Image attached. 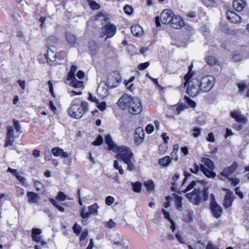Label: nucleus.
<instances>
[{
	"label": "nucleus",
	"instance_id": "f257e3e1",
	"mask_svg": "<svg viewBox=\"0 0 249 249\" xmlns=\"http://www.w3.org/2000/svg\"><path fill=\"white\" fill-rule=\"evenodd\" d=\"M117 104L123 109L127 108L128 112L133 115L139 114L142 110V103L137 97L124 94L118 101Z\"/></svg>",
	"mask_w": 249,
	"mask_h": 249
},
{
	"label": "nucleus",
	"instance_id": "f03ea898",
	"mask_svg": "<svg viewBox=\"0 0 249 249\" xmlns=\"http://www.w3.org/2000/svg\"><path fill=\"white\" fill-rule=\"evenodd\" d=\"M88 111V103L82 101L79 98H74L71 102L68 110L69 114L76 119L81 118Z\"/></svg>",
	"mask_w": 249,
	"mask_h": 249
},
{
	"label": "nucleus",
	"instance_id": "7ed1b4c3",
	"mask_svg": "<svg viewBox=\"0 0 249 249\" xmlns=\"http://www.w3.org/2000/svg\"><path fill=\"white\" fill-rule=\"evenodd\" d=\"M114 152L117 153L116 158L120 159L127 165L128 170L132 171L135 169V159L129 148L125 146H119Z\"/></svg>",
	"mask_w": 249,
	"mask_h": 249
},
{
	"label": "nucleus",
	"instance_id": "20e7f679",
	"mask_svg": "<svg viewBox=\"0 0 249 249\" xmlns=\"http://www.w3.org/2000/svg\"><path fill=\"white\" fill-rule=\"evenodd\" d=\"M186 196L191 202L198 205L201 202L208 199V188H204L202 192L200 189L195 188L192 193L186 194Z\"/></svg>",
	"mask_w": 249,
	"mask_h": 249
},
{
	"label": "nucleus",
	"instance_id": "39448f33",
	"mask_svg": "<svg viewBox=\"0 0 249 249\" xmlns=\"http://www.w3.org/2000/svg\"><path fill=\"white\" fill-rule=\"evenodd\" d=\"M201 161L203 164H200V169L203 174L208 178H213L216 174L213 172L214 168L213 162L208 158H202Z\"/></svg>",
	"mask_w": 249,
	"mask_h": 249
},
{
	"label": "nucleus",
	"instance_id": "423d86ee",
	"mask_svg": "<svg viewBox=\"0 0 249 249\" xmlns=\"http://www.w3.org/2000/svg\"><path fill=\"white\" fill-rule=\"evenodd\" d=\"M121 81V77L119 72L118 71H113L108 75L106 82H101L99 84L97 88V91H99L102 83H104L108 89H113L116 87L117 84Z\"/></svg>",
	"mask_w": 249,
	"mask_h": 249
},
{
	"label": "nucleus",
	"instance_id": "0eeeda50",
	"mask_svg": "<svg viewBox=\"0 0 249 249\" xmlns=\"http://www.w3.org/2000/svg\"><path fill=\"white\" fill-rule=\"evenodd\" d=\"M214 80L213 77L210 75L204 76L200 81L198 80L200 91L204 92L209 91L213 87Z\"/></svg>",
	"mask_w": 249,
	"mask_h": 249
},
{
	"label": "nucleus",
	"instance_id": "6e6552de",
	"mask_svg": "<svg viewBox=\"0 0 249 249\" xmlns=\"http://www.w3.org/2000/svg\"><path fill=\"white\" fill-rule=\"evenodd\" d=\"M210 198L211 202L210 204V208L213 216L216 218H218L221 215L222 209L216 202L214 195L213 194H211Z\"/></svg>",
	"mask_w": 249,
	"mask_h": 249
},
{
	"label": "nucleus",
	"instance_id": "1a4fd4ad",
	"mask_svg": "<svg viewBox=\"0 0 249 249\" xmlns=\"http://www.w3.org/2000/svg\"><path fill=\"white\" fill-rule=\"evenodd\" d=\"M188 85L187 93L190 96L195 97L201 91L198 85V79H193Z\"/></svg>",
	"mask_w": 249,
	"mask_h": 249
},
{
	"label": "nucleus",
	"instance_id": "9d476101",
	"mask_svg": "<svg viewBox=\"0 0 249 249\" xmlns=\"http://www.w3.org/2000/svg\"><path fill=\"white\" fill-rule=\"evenodd\" d=\"M237 167L238 164L236 162L234 161L231 166L224 168L223 171L220 173L219 175V178L222 180H225V178H229L236 172Z\"/></svg>",
	"mask_w": 249,
	"mask_h": 249
},
{
	"label": "nucleus",
	"instance_id": "9b49d317",
	"mask_svg": "<svg viewBox=\"0 0 249 249\" xmlns=\"http://www.w3.org/2000/svg\"><path fill=\"white\" fill-rule=\"evenodd\" d=\"M116 32V27L114 25L109 23L103 27L101 36H106V39H107V38L111 37L114 36Z\"/></svg>",
	"mask_w": 249,
	"mask_h": 249
},
{
	"label": "nucleus",
	"instance_id": "f8f14e48",
	"mask_svg": "<svg viewBox=\"0 0 249 249\" xmlns=\"http://www.w3.org/2000/svg\"><path fill=\"white\" fill-rule=\"evenodd\" d=\"M174 16V12L169 9L163 10L160 15V20L163 24H167L170 23L172 18Z\"/></svg>",
	"mask_w": 249,
	"mask_h": 249
},
{
	"label": "nucleus",
	"instance_id": "ddd939ff",
	"mask_svg": "<svg viewBox=\"0 0 249 249\" xmlns=\"http://www.w3.org/2000/svg\"><path fill=\"white\" fill-rule=\"evenodd\" d=\"M41 230L38 228H33L32 230V238L33 241L36 243H40L41 245H45L47 243L45 241L41 240L40 234Z\"/></svg>",
	"mask_w": 249,
	"mask_h": 249
},
{
	"label": "nucleus",
	"instance_id": "4468645a",
	"mask_svg": "<svg viewBox=\"0 0 249 249\" xmlns=\"http://www.w3.org/2000/svg\"><path fill=\"white\" fill-rule=\"evenodd\" d=\"M230 116L233 118L237 123L246 124L247 123V118L242 114L238 110H235L230 112Z\"/></svg>",
	"mask_w": 249,
	"mask_h": 249
},
{
	"label": "nucleus",
	"instance_id": "2eb2a0df",
	"mask_svg": "<svg viewBox=\"0 0 249 249\" xmlns=\"http://www.w3.org/2000/svg\"><path fill=\"white\" fill-rule=\"evenodd\" d=\"M170 24L173 28L180 29L184 25V22L180 16L174 15Z\"/></svg>",
	"mask_w": 249,
	"mask_h": 249
},
{
	"label": "nucleus",
	"instance_id": "dca6fc26",
	"mask_svg": "<svg viewBox=\"0 0 249 249\" xmlns=\"http://www.w3.org/2000/svg\"><path fill=\"white\" fill-rule=\"evenodd\" d=\"M7 132L6 134V139L5 147H8L12 145L14 142L15 136L14 135V129L11 126H8L7 127Z\"/></svg>",
	"mask_w": 249,
	"mask_h": 249
},
{
	"label": "nucleus",
	"instance_id": "f3484780",
	"mask_svg": "<svg viewBox=\"0 0 249 249\" xmlns=\"http://www.w3.org/2000/svg\"><path fill=\"white\" fill-rule=\"evenodd\" d=\"M144 138V132L142 128L139 127L136 129L134 134V139L135 142L138 144H141L143 141Z\"/></svg>",
	"mask_w": 249,
	"mask_h": 249
},
{
	"label": "nucleus",
	"instance_id": "a211bd4d",
	"mask_svg": "<svg viewBox=\"0 0 249 249\" xmlns=\"http://www.w3.org/2000/svg\"><path fill=\"white\" fill-rule=\"evenodd\" d=\"M227 19L231 23H237L241 22V18L234 12L232 11H227Z\"/></svg>",
	"mask_w": 249,
	"mask_h": 249
},
{
	"label": "nucleus",
	"instance_id": "6ab92c4d",
	"mask_svg": "<svg viewBox=\"0 0 249 249\" xmlns=\"http://www.w3.org/2000/svg\"><path fill=\"white\" fill-rule=\"evenodd\" d=\"M55 51V47L54 46H48L47 53L44 54L46 59H49L51 61H54L56 56Z\"/></svg>",
	"mask_w": 249,
	"mask_h": 249
},
{
	"label": "nucleus",
	"instance_id": "aec40b11",
	"mask_svg": "<svg viewBox=\"0 0 249 249\" xmlns=\"http://www.w3.org/2000/svg\"><path fill=\"white\" fill-rule=\"evenodd\" d=\"M105 143L108 145V149L113 150L114 152L119 147L113 141L111 136L107 134L105 138Z\"/></svg>",
	"mask_w": 249,
	"mask_h": 249
},
{
	"label": "nucleus",
	"instance_id": "412c9836",
	"mask_svg": "<svg viewBox=\"0 0 249 249\" xmlns=\"http://www.w3.org/2000/svg\"><path fill=\"white\" fill-rule=\"evenodd\" d=\"M52 153L55 157L61 156L62 158H67L69 157V154L59 147H54L52 149Z\"/></svg>",
	"mask_w": 249,
	"mask_h": 249
},
{
	"label": "nucleus",
	"instance_id": "4be33fe9",
	"mask_svg": "<svg viewBox=\"0 0 249 249\" xmlns=\"http://www.w3.org/2000/svg\"><path fill=\"white\" fill-rule=\"evenodd\" d=\"M28 202L30 204H36L40 199L39 196L36 193L28 192L27 193Z\"/></svg>",
	"mask_w": 249,
	"mask_h": 249
},
{
	"label": "nucleus",
	"instance_id": "5701e85b",
	"mask_svg": "<svg viewBox=\"0 0 249 249\" xmlns=\"http://www.w3.org/2000/svg\"><path fill=\"white\" fill-rule=\"evenodd\" d=\"M233 7L237 11H241L246 5L243 0H234L233 2Z\"/></svg>",
	"mask_w": 249,
	"mask_h": 249
},
{
	"label": "nucleus",
	"instance_id": "b1692460",
	"mask_svg": "<svg viewBox=\"0 0 249 249\" xmlns=\"http://www.w3.org/2000/svg\"><path fill=\"white\" fill-rule=\"evenodd\" d=\"M132 34L136 36H140L143 34L142 28L139 25H134L131 28Z\"/></svg>",
	"mask_w": 249,
	"mask_h": 249
},
{
	"label": "nucleus",
	"instance_id": "393cba45",
	"mask_svg": "<svg viewBox=\"0 0 249 249\" xmlns=\"http://www.w3.org/2000/svg\"><path fill=\"white\" fill-rule=\"evenodd\" d=\"M70 85L75 88H81L83 86V82L76 79L75 77L71 79Z\"/></svg>",
	"mask_w": 249,
	"mask_h": 249
},
{
	"label": "nucleus",
	"instance_id": "a878e982",
	"mask_svg": "<svg viewBox=\"0 0 249 249\" xmlns=\"http://www.w3.org/2000/svg\"><path fill=\"white\" fill-rule=\"evenodd\" d=\"M171 161V158L169 156H165L159 160V164L162 166H167Z\"/></svg>",
	"mask_w": 249,
	"mask_h": 249
},
{
	"label": "nucleus",
	"instance_id": "bb28decb",
	"mask_svg": "<svg viewBox=\"0 0 249 249\" xmlns=\"http://www.w3.org/2000/svg\"><path fill=\"white\" fill-rule=\"evenodd\" d=\"M89 48L92 54H95L98 51V44L95 41H90L89 42Z\"/></svg>",
	"mask_w": 249,
	"mask_h": 249
},
{
	"label": "nucleus",
	"instance_id": "cd10ccee",
	"mask_svg": "<svg viewBox=\"0 0 249 249\" xmlns=\"http://www.w3.org/2000/svg\"><path fill=\"white\" fill-rule=\"evenodd\" d=\"M89 212L90 214L92 215H97L98 214V209L99 208L98 206L97 203H95L93 205L89 206Z\"/></svg>",
	"mask_w": 249,
	"mask_h": 249
},
{
	"label": "nucleus",
	"instance_id": "c85d7f7f",
	"mask_svg": "<svg viewBox=\"0 0 249 249\" xmlns=\"http://www.w3.org/2000/svg\"><path fill=\"white\" fill-rule=\"evenodd\" d=\"M77 68L76 66L72 65L70 71L68 73V75L67 77V80L68 81H70L71 78L75 77V72H76Z\"/></svg>",
	"mask_w": 249,
	"mask_h": 249
},
{
	"label": "nucleus",
	"instance_id": "c756f323",
	"mask_svg": "<svg viewBox=\"0 0 249 249\" xmlns=\"http://www.w3.org/2000/svg\"><path fill=\"white\" fill-rule=\"evenodd\" d=\"M66 37L68 43L70 45H73L75 44L76 42V37L74 35L68 33L66 34Z\"/></svg>",
	"mask_w": 249,
	"mask_h": 249
},
{
	"label": "nucleus",
	"instance_id": "7c9ffc66",
	"mask_svg": "<svg viewBox=\"0 0 249 249\" xmlns=\"http://www.w3.org/2000/svg\"><path fill=\"white\" fill-rule=\"evenodd\" d=\"M57 38L55 36H49L46 40L47 47L50 46H52V44H55L57 41Z\"/></svg>",
	"mask_w": 249,
	"mask_h": 249
},
{
	"label": "nucleus",
	"instance_id": "2f4dec72",
	"mask_svg": "<svg viewBox=\"0 0 249 249\" xmlns=\"http://www.w3.org/2000/svg\"><path fill=\"white\" fill-rule=\"evenodd\" d=\"M144 185L146 189L149 191H153L154 190V184L152 180L145 181Z\"/></svg>",
	"mask_w": 249,
	"mask_h": 249
},
{
	"label": "nucleus",
	"instance_id": "473e14b6",
	"mask_svg": "<svg viewBox=\"0 0 249 249\" xmlns=\"http://www.w3.org/2000/svg\"><path fill=\"white\" fill-rule=\"evenodd\" d=\"M133 191L137 193H140L141 191V183L139 182H136L135 183H131Z\"/></svg>",
	"mask_w": 249,
	"mask_h": 249
},
{
	"label": "nucleus",
	"instance_id": "72a5a7b5",
	"mask_svg": "<svg viewBox=\"0 0 249 249\" xmlns=\"http://www.w3.org/2000/svg\"><path fill=\"white\" fill-rule=\"evenodd\" d=\"M206 61L207 63L210 66H213L217 62V60L215 57L213 56H208L207 58H206Z\"/></svg>",
	"mask_w": 249,
	"mask_h": 249
},
{
	"label": "nucleus",
	"instance_id": "f704fd0d",
	"mask_svg": "<svg viewBox=\"0 0 249 249\" xmlns=\"http://www.w3.org/2000/svg\"><path fill=\"white\" fill-rule=\"evenodd\" d=\"M50 202H51V203H52V204L55 207H56L58 210L61 212H64V211H65V209L64 207H63L62 206H61V205H60L58 202L56 201V200H55L53 198H51L50 199Z\"/></svg>",
	"mask_w": 249,
	"mask_h": 249
},
{
	"label": "nucleus",
	"instance_id": "c9c22d12",
	"mask_svg": "<svg viewBox=\"0 0 249 249\" xmlns=\"http://www.w3.org/2000/svg\"><path fill=\"white\" fill-rule=\"evenodd\" d=\"M194 75L193 71H188L186 74L184 76V80L185 82L184 83V87H185L188 84L190 79L192 78Z\"/></svg>",
	"mask_w": 249,
	"mask_h": 249
},
{
	"label": "nucleus",
	"instance_id": "e433bc0d",
	"mask_svg": "<svg viewBox=\"0 0 249 249\" xmlns=\"http://www.w3.org/2000/svg\"><path fill=\"white\" fill-rule=\"evenodd\" d=\"M90 8L93 10H98L100 8V6L95 1L89 0L88 1Z\"/></svg>",
	"mask_w": 249,
	"mask_h": 249
},
{
	"label": "nucleus",
	"instance_id": "4c0bfd02",
	"mask_svg": "<svg viewBox=\"0 0 249 249\" xmlns=\"http://www.w3.org/2000/svg\"><path fill=\"white\" fill-rule=\"evenodd\" d=\"M233 201V198H224V201L223 203V206L225 208H228L230 207Z\"/></svg>",
	"mask_w": 249,
	"mask_h": 249
},
{
	"label": "nucleus",
	"instance_id": "58836bf2",
	"mask_svg": "<svg viewBox=\"0 0 249 249\" xmlns=\"http://www.w3.org/2000/svg\"><path fill=\"white\" fill-rule=\"evenodd\" d=\"M113 166L116 170H118L119 172L121 175H123L124 174V170L122 168V166H120L119 165V162L118 160H115L114 161Z\"/></svg>",
	"mask_w": 249,
	"mask_h": 249
},
{
	"label": "nucleus",
	"instance_id": "ea45409f",
	"mask_svg": "<svg viewBox=\"0 0 249 249\" xmlns=\"http://www.w3.org/2000/svg\"><path fill=\"white\" fill-rule=\"evenodd\" d=\"M200 169V166H199L197 164L194 163L191 167L190 168V171L191 173L196 174L199 172Z\"/></svg>",
	"mask_w": 249,
	"mask_h": 249
},
{
	"label": "nucleus",
	"instance_id": "a19ab883",
	"mask_svg": "<svg viewBox=\"0 0 249 249\" xmlns=\"http://www.w3.org/2000/svg\"><path fill=\"white\" fill-rule=\"evenodd\" d=\"M184 100L185 102L188 104V105L192 107H196V103L192 101L189 97L187 96H185L184 97Z\"/></svg>",
	"mask_w": 249,
	"mask_h": 249
},
{
	"label": "nucleus",
	"instance_id": "79ce46f5",
	"mask_svg": "<svg viewBox=\"0 0 249 249\" xmlns=\"http://www.w3.org/2000/svg\"><path fill=\"white\" fill-rule=\"evenodd\" d=\"M196 182L195 181H192L186 187V188L184 190H180L181 192L183 193H186V192L192 190L196 185Z\"/></svg>",
	"mask_w": 249,
	"mask_h": 249
},
{
	"label": "nucleus",
	"instance_id": "37998d69",
	"mask_svg": "<svg viewBox=\"0 0 249 249\" xmlns=\"http://www.w3.org/2000/svg\"><path fill=\"white\" fill-rule=\"evenodd\" d=\"M103 142V138L101 135H99L97 136L96 140L92 142L94 145H100Z\"/></svg>",
	"mask_w": 249,
	"mask_h": 249
},
{
	"label": "nucleus",
	"instance_id": "c03bdc74",
	"mask_svg": "<svg viewBox=\"0 0 249 249\" xmlns=\"http://www.w3.org/2000/svg\"><path fill=\"white\" fill-rule=\"evenodd\" d=\"M55 198L60 201H64L66 199L67 196L63 192H59Z\"/></svg>",
	"mask_w": 249,
	"mask_h": 249
},
{
	"label": "nucleus",
	"instance_id": "a18cd8bd",
	"mask_svg": "<svg viewBox=\"0 0 249 249\" xmlns=\"http://www.w3.org/2000/svg\"><path fill=\"white\" fill-rule=\"evenodd\" d=\"M232 59L234 62H239L241 61L243 58L240 53H235L232 55Z\"/></svg>",
	"mask_w": 249,
	"mask_h": 249
},
{
	"label": "nucleus",
	"instance_id": "49530a36",
	"mask_svg": "<svg viewBox=\"0 0 249 249\" xmlns=\"http://www.w3.org/2000/svg\"><path fill=\"white\" fill-rule=\"evenodd\" d=\"M182 198L180 196H177L175 199V202L177 208L180 210L182 207Z\"/></svg>",
	"mask_w": 249,
	"mask_h": 249
},
{
	"label": "nucleus",
	"instance_id": "de8ad7c7",
	"mask_svg": "<svg viewBox=\"0 0 249 249\" xmlns=\"http://www.w3.org/2000/svg\"><path fill=\"white\" fill-rule=\"evenodd\" d=\"M73 232L77 235H79L81 231L82 228L81 227L77 224V223H75L73 228H72Z\"/></svg>",
	"mask_w": 249,
	"mask_h": 249
},
{
	"label": "nucleus",
	"instance_id": "09e8293b",
	"mask_svg": "<svg viewBox=\"0 0 249 249\" xmlns=\"http://www.w3.org/2000/svg\"><path fill=\"white\" fill-rule=\"evenodd\" d=\"M201 128L200 127H196L193 129V136L195 138L198 137L201 133Z\"/></svg>",
	"mask_w": 249,
	"mask_h": 249
},
{
	"label": "nucleus",
	"instance_id": "8fccbe9b",
	"mask_svg": "<svg viewBox=\"0 0 249 249\" xmlns=\"http://www.w3.org/2000/svg\"><path fill=\"white\" fill-rule=\"evenodd\" d=\"M124 12L127 15H131L132 13L133 9L131 6L126 5L124 8Z\"/></svg>",
	"mask_w": 249,
	"mask_h": 249
},
{
	"label": "nucleus",
	"instance_id": "3c124183",
	"mask_svg": "<svg viewBox=\"0 0 249 249\" xmlns=\"http://www.w3.org/2000/svg\"><path fill=\"white\" fill-rule=\"evenodd\" d=\"M90 213L89 212H85V208H83L81 212L80 216L83 219L88 218L90 216Z\"/></svg>",
	"mask_w": 249,
	"mask_h": 249
},
{
	"label": "nucleus",
	"instance_id": "603ef678",
	"mask_svg": "<svg viewBox=\"0 0 249 249\" xmlns=\"http://www.w3.org/2000/svg\"><path fill=\"white\" fill-rule=\"evenodd\" d=\"M114 202V198L111 196H108L106 198V204L108 206L111 205Z\"/></svg>",
	"mask_w": 249,
	"mask_h": 249
},
{
	"label": "nucleus",
	"instance_id": "864d4df0",
	"mask_svg": "<svg viewBox=\"0 0 249 249\" xmlns=\"http://www.w3.org/2000/svg\"><path fill=\"white\" fill-rule=\"evenodd\" d=\"M116 225L115 222H114L112 219H110L108 222L106 223V226L109 229L114 228Z\"/></svg>",
	"mask_w": 249,
	"mask_h": 249
},
{
	"label": "nucleus",
	"instance_id": "5fc2aeb1",
	"mask_svg": "<svg viewBox=\"0 0 249 249\" xmlns=\"http://www.w3.org/2000/svg\"><path fill=\"white\" fill-rule=\"evenodd\" d=\"M34 185L37 191H40L43 188V185L38 181H35Z\"/></svg>",
	"mask_w": 249,
	"mask_h": 249
},
{
	"label": "nucleus",
	"instance_id": "6e6d98bb",
	"mask_svg": "<svg viewBox=\"0 0 249 249\" xmlns=\"http://www.w3.org/2000/svg\"><path fill=\"white\" fill-rule=\"evenodd\" d=\"M88 235V230L86 229L84 230L81 233V234L80 237V241H82L84 240L87 237Z\"/></svg>",
	"mask_w": 249,
	"mask_h": 249
},
{
	"label": "nucleus",
	"instance_id": "4d7b16f0",
	"mask_svg": "<svg viewBox=\"0 0 249 249\" xmlns=\"http://www.w3.org/2000/svg\"><path fill=\"white\" fill-rule=\"evenodd\" d=\"M149 64L148 62L141 63L138 66V68L139 70H144L149 66Z\"/></svg>",
	"mask_w": 249,
	"mask_h": 249
},
{
	"label": "nucleus",
	"instance_id": "13d9d810",
	"mask_svg": "<svg viewBox=\"0 0 249 249\" xmlns=\"http://www.w3.org/2000/svg\"><path fill=\"white\" fill-rule=\"evenodd\" d=\"M97 106L100 110L103 111L106 108V103L105 102H102L101 103L98 102V104H97Z\"/></svg>",
	"mask_w": 249,
	"mask_h": 249
},
{
	"label": "nucleus",
	"instance_id": "bf43d9fd",
	"mask_svg": "<svg viewBox=\"0 0 249 249\" xmlns=\"http://www.w3.org/2000/svg\"><path fill=\"white\" fill-rule=\"evenodd\" d=\"M244 124H242V123H236L233 124L232 127L236 130L239 131L242 129L243 125Z\"/></svg>",
	"mask_w": 249,
	"mask_h": 249
},
{
	"label": "nucleus",
	"instance_id": "052dcab7",
	"mask_svg": "<svg viewBox=\"0 0 249 249\" xmlns=\"http://www.w3.org/2000/svg\"><path fill=\"white\" fill-rule=\"evenodd\" d=\"M154 130V126L152 124H148L146 128L145 131L148 134L151 133Z\"/></svg>",
	"mask_w": 249,
	"mask_h": 249
},
{
	"label": "nucleus",
	"instance_id": "680f3d73",
	"mask_svg": "<svg viewBox=\"0 0 249 249\" xmlns=\"http://www.w3.org/2000/svg\"><path fill=\"white\" fill-rule=\"evenodd\" d=\"M227 198H234L233 192L228 189L226 190V194L225 196Z\"/></svg>",
	"mask_w": 249,
	"mask_h": 249
},
{
	"label": "nucleus",
	"instance_id": "e2e57ef3",
	"mask_svg": "<svg viewBox=\"0 0 249 249\" xmlns=\"http://www.w3.org/2000/svg\"><path fill=\"white\" fill-rule=\"evenodd\" d=\"M13 123L14 126L17 131L19 132L21 128L19 123L18 122V121L15 120L13 121Z\"/></svg>",
	"mask_w": 249,
	"mask_h": 249
},
{
	"label": "nucleus",
	"instance_id": "0e129e2a",
	"mask_svg": "<svg viewBox=\"0 0 249 249\" xmlns=\"http://www.w3.org/2000/svg\"><path fill=\"white\" fill-rule=\"evenodd\" d=\"M175 236L178 240L182 244L185 243V241L183 239V238L180 235L178 232L176 233Z\"/></svg>",
	"mask_w": 249,
	"mask_h": 249
},
{
	"label": "nucleus",
	"instance_id": "69168bd1",
	"mask_svg": "<svg viewBox=\"0 0 249 249\" xmlns=\"http://www.w3.org/2000/svg\"><path fill=\"white\" fill-rule=\"evenodd\" d=\"M230 180L231 182V184L233 186H236L239 182V180L237 178H231Z\"/></svg>",
	"mask_w": 249,
	"mask_h": 249
},
{
	"label": "nucleus",
	"instance_id": "338daca9",
	"mask_svg": "<svg viewBox=\"0 0 249 249\" xmlns=\"http://www.w3.org/2000/svg\"><path fill=\"white\" fill-rule=\"evenodd\" d=\"M207 140L210 142H213L214 141V135L212 132L208 134Z\"/></svg>",
	"mask_w": 249,
	"mask_h": 249
},
{
	"label": "nucleus",
	"instance_id": "774afa93",
	"mask_svg": "<svg viewBox=\"0 0 249 249\" xmlns=\"http://www.w3.org/2000/svg\"><path fill=\"white\" fill-rule=\"evenodd\" d=\"M206 249H219L217 246L213 245L211 242H209L206 247Z\"/></svg>",
	"mask_w": 249,
	"mask_h": 249
}]
</instances>
